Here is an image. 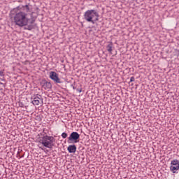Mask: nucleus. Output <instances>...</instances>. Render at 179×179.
Masks as SVG:
<instances>
[{"mask_svg":"<svg viewBox=\"0 0 179 179\" xmlns=\"http://www.w3.org/2000/svg\"><path fill=\"white\" fill-rule=\"evenodd\" d=\"M13 12L15 13L13 19L14 23L16 26L19 27H24V26H27V24H33L34 23V20H31V12H30V8L29 5H25L22 6V10H19V8H14Z\"/></svg>","mask_w":179,"mask_h":179,"instance_id":"1","label":"nucleus"},{"mask_svg":"<svg viewBox=\"0 0 179 179\" xmlns=\"http://www.w3.org/2000/svg\"><path fill=\"white\" fill-rule=\"evenodd\" d=\"M99 13L95 10H88L84 13V19L88 23L94 24L96 22H99Z\"/></svg>","mask_w":179,"mask_h":179,"instance_id":"2","label":"nucleus"},{"mask_svg":"<svg viewBox=\"0 0 179 179\" xmlns=\"http://www.w3.org/2000/svg\"><path fill=\"white\" fill-rule=\"evenodd\" d=\"M39 143H41L45 148H48V149H52L55 145V138L51 136H43L40 137Z\"/></svg>","mask_w":179,"mask_h":179,"instance_id":"3","label":"nucleus"},{"mask_svg":"<svg viewBox=\"0 0 179 179\" xmlns=\"http://www.w3.org/2000/svg\"><path fill=\"white\" fill-rule=\"evenodd\" d=\"M79 138H80V135H79V133L76 131H73L68 138L67 142L68 143H71L72 141H74V143H77L78 139H79Z\"/></svg>","mask_w":179,"mask_h":179,"instance_id":"4","label":"nucleus"},{"mask_svg":"<svg viewBox=\"0 0 179 179\" xmlns=\"http://www.w3.org/2000/svg\"><path fill=\"white\" fill-rule=\"evenodd\" d=\"M170 170L172 173H177V170H179V161L178 159H173L171 162Z\"/></svg>","mask_w":179,"mask_h":179,"instance_id":"5","label":"nucleus"},{"mask_svg":"<svg viewBox=\"0 0 179 179\" xmlns=\"http://www.w3.org/2000/svg\"><path fill=\"white\" fill-rule=\"evenodd\" d=\"M49 78H50V79L55 83H61V79H59L58 73L55 71H50L49 73Z\"/></svg>","mask_w":179,"mask_h":179,"instance_id":"6","label":"nucleus"},{"mask_svg":"<svg viewBox=\"0 0 179 179\" xmlns=\"http://www.w3.org/2000/svg\"><path fill=\"white\" fill-rule=\"evenodd\" d=\"M40 97H41V95L36 94L34 96V100L31 101L34 106H38L40 104V100H41Z\"/></svg>","mask_w":179,"mask_h":179,"instance_id":"7","label":"nucleus"},{"mask_svg":"<svg viewBox=\"0 0 179 179\" xmlns=\"http://www.w3.org/2000/svg\"><path fill=\"white\" fill-rule=\"evenodd\" d=\"M42 87L45 90H48V89H51L52 87V85H51V83L44 81L42 83Z\"/></svg>","mask_w":179,"mask_h":179,"instance_id":"8","label":"nucleus"},{"mask_svg":"<svg viewBox=\"0 0 179 179\" xmlns=\"http://www.w3.org/2000/svg\"><path fill=\"white\" fill-rule=\"evenodd\" d=\"M67 150L70 153H75L76 152V145H69V147L67 148Z\"/></svg>","mask_w":179,"mask_h":179,"instance_id":"9","label":"nucleus"},{"mask_svg":"<svg viewBox=\"0 0 179 179\" xmlns=\"http://www.w3.org/2000/svg\"><path fill=\"white\" fill-rule=\"evenodd\" d=\"M106 50L108 51L110 54H113V43H109L106 46Z\"/></svg>","mask_w":179,"mask_h":179,"instance_id":"10","label":"nucleus"},{"mask_svg":"<svg viewBox=\"0 0 179 179\" xmlns=\"http://www.w3.org/2000/svg\"><path fill=\"white\" fill-rule=\"evenodd\" d=\"M5 75L3 74V71H0V80H3V76Z\"/></svg>","mask_w":179,"mask_h":179,"instance_id":"11","label":"nucleus"},{"mask_svg":"<svg viewBox=\"0 0 179 179\" xmlns=\"http://www.w3.org/2000/svg\"><path fill=\"white\" fill-rule=\"evenodd\" d=\"M62 137L63 138V139H65L66 138L68 137V134L64 132L62 134Z\"/></svg>","mask_w":179,"mask_h":179,"instance_id":"12","label":"nucleus"},{"mask_svg":"<svg viewBox=\"0 0 179 179\" xmlns=\"http://www.w3.org/2000/svg\"><path fill=\"white\" fill-rule=\"evenodd\" d=\"M130 82H135V77L134 76L131 77Z\"/></svg>","mask_w":179,"mask_h":179,"instance_id":"13","label":"nucleus"},{"mask_svg":"<svg viewBox=\"0 0 179 179\" xmlns=\"http://www.w3.org/2000/svg\"><path fill=\"white\" fill-rule=\"evenodd\" d=\"M78 92H79V93H81L82 92V90H77Z\"/></svg>","mask_w":179,"mask_h":179,"instance_id":"14","label":"nucleus"},{"mask_svg":"<svg viewBox=\"0 0 179 179\" xmlns=\"http://www.w3.org/2000/svg\"><path fill=\"white\" fill-rule=\"evenodd\" d=\"M73 89L75 90V87L73 86Z\"/></svg>","mask_w":179,"mask_h":179,"instance_id":"15","label":"nucleus"},{"mask_svg":"<svg viewBox=\"0 0 179 179\" xmlns=\"http://www.w3.org/2000/svg\"><path fill=\"white\" fill-rule=\"evenodd\" d=\"M41 101H42V103H43V99H41Z\"/></svg>","mask_w":179,"mask_h":179,"instance_id":"16","label":"nucleus"}]
</instances>
